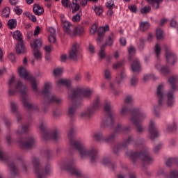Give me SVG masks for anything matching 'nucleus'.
Returning a JSON list of instances; mask_svg holds the SVG:
<instances>
[{"mask_svg":"<svg viewBox=\"0 0 178 178\" xmlns=\"http://www.w3.org/2000/svg\"><path fill=\"white\" fill-rule=\"evenodd\" d=\"M18 73L23 79L30 81L31 88L36 96L42 95L44 97L43 102L41 103L44 113H48V111H49V106H51V103H56L58 105L62 104V102H63L62 98L58 97L52 93V91L51 90L52 85L51 83H45L43 90L40 91L37 86V80H35L34 76L29 74L26 68L23 67H19L18 69Z\"/></svg>","mask_w":178,"mask_h":178,"instance_id":"1","label":"nucleus"},{"mask_svg":"<svg viewBox=\"0 0 178 178\" xmlns=\"http://www.w3.org/2000/svg\"><path fill=\"white\" fill-rule=\"evenodd\" d=\"M177 81V78L176 76H172L168 79L171 90H170L166 94L163 90V84L158 86L156 96L159 99V104L155 106L154 108V113L156 117L159 118L161 116L160 110H162L167 106L171 107L174 105L175 102L174 94L178 90Z\"/></svg>","mask_w":178,"mask_h":178,"instance_id":"2","label":"nucleus"},{"mask_svg":"<svg viewBox=\"0 0 178 178\" xmlns=\"http://www.w3.org/2000/svg\"><path fill=\"white\" fill-rule=\"evenodd\" d=\"M9 95H15L17 92L21 95V100L24 107L29 112L40 111V107L31 102V99L29 97V90L26 86L22 83L19 80H16L15 76H12L9 81Z\"/></svg>","mask_w":178,"mask_h":178,"instance_id":"3","label":"nucleus"},{"mask_svg":"<svg viewBox=\"0 0 178 178\" xmlns=\"http://www.w3.org/2000/svg\"><path fill=\"white\" fill-rule=\"evenodd\" d=\"M75 134L76 129L72 127L68 133L69 144L71 148L77 151L82 159L90 158L91 163H95L99 158L97 149L95 147H85L80 140L76 139Z\"/></svg>","mask_w":178,"mask_h":178,"instance_id":"4","label":"nucleus"},{"mask_svg":"<svg viewBox=\"0 0 178 178\" xmlns=\"http://www.w3.org/2000/svg\"><path fill=\"white\" fill-rule=\"evenodd\" d=\"M93 92L92 89L90 88H73L68 94V99L71 104L68 108V116L73 120L76 116V110L83 105V97L90 99Z\"/></svg>","mask_w":178,"mask_h":178,"instance_id":"5","label":"nucleus"},{"mask_svg":"<svg viewBox=\"0 0 178 178\" xmlns=\"http://www.w3.org/2000/svg\"><path fill=\"white\" fill-rule=\"evenodd\" d=\"M29 129L30 122H27L26 124H21L16 131V134L18 137L17 143L23 149H31L34 145V143H35L33 136H28L26 139L22 138V136L27 133Z\"/></svg>","mask_w":178,"mask_h":178,"instance_id":"6","label":"nucleus"},{"mask_svg":"<svg viewBox=\"0 0 178 178\" xmlns=\"http://www.w3.org/2000/svg\"><path fill=\"white\" fill-rule=\"evenodd\" d=\"M126 155L129 158L130 161H131L133 165H136L138 159H140L143 166H145V165H150L154 162V159L150 156L149 149L146 147H143L142 150L139 152L128 151Z\"/></svg>","mask_w":178,"mask_h":178,"instance_id":"7","label":"nucleus"},{"mask_svg":"<svg viewBox=\"0 0 178 178\" xmlns=\"http://www.w3.org/2000/svg\"><path fill=\"white\" fill-rule=\"evenodd\" d=\"M131 118L129 121L131 122L138 134H143L145 127L143 124V121L147 118L145 112L141 111L139 108H134L131 111Z\"/></svg>","mask_w":178,"mask_h":178,"instance_id":"8","label":"nucleus"},{"mask_svg":"<svg viewBox=\"0 0 178 178\" xmlns=\"http://www.w3.org/2000/svg\"><path fill=\"white\" fill-rule=\"evenodd\" d=\"M39 129L44 141H49V140H53V141H58V140H60V133L58 131V129H53L50 131L48 130L47 120L44 119L40 120Z\"/></svg>","mask_w":178,"mask_h":178,"instance_id":"9","label":"nucleus"},{"mask_svg":"<svg viewBox=\"0 0 178 178\" xmlns=\"http://www.w3.org/2000/svg\"><path fill=\"white\" fill-rule=\"evenodd\" d=\"M31 161L37 178H47V176L52 173V166L49 163H47L44 166L42 165L40 159L35 156H32Z\"/></svg>","mask_w":178,"mask_h":178,"instance_id":"10","label":"nucleus"},{"mask_svg":"<svg viewBox=\"0 0 178 178\" xmlns=\"http://www.w3.org/2000/svg\"><path fill=\"white\" fill-rule=\"evenodd\" d=\"M105 118L102 120L101 123V127L105 129L109 127L113 129L115 122V118L117 114L113 109L111 104L110 102H106L104 105Z\"/></svg>","mask_w":178,"mask_h":178,"instance_id":"11","label":"nucleus"},{"mask_svg":"<svg viewBox=\"0 0 178 178\" xmlns=\"http://www.w3.org/2000/svg\"><path fill=\"white\" fill-rule=\"evenodd\" d=\"M102 107V104L101 102V98L99 96H97L93 100V102L89 106H88L84 111H82L80 113L79 117L81 119L89 120Z\"/></svg>","mask_w":178,"mask_h":178,"instance_id":"12","label":"nucleus"},{"mask_svg":"<svg viewBox=\"0 0 178 178\" xmlns=\"http://www.w3.org/2000/svg\"><path fill=\"white\" fill-rule=\"evenodd\" d=\"M145 140L143 138H138L137 140H134V136H129L128 138L124 140L122 143L115 145L113 151L115 155H118L120 151H124L128 148L129 144H133L138 147L139 145H143Z\"/></svg>","mask_w":178,"mask_h":178,"instance_id":"13","label":"nucleus"},{"mask_svg":"<svg viewBox=\"0 0 178 178\" xmlns=\"http://www.w3.org/2000/svg\"><path fill=\"white\" fill-rule=\"evenodd\" d=\"M60 18L63 31L67 34L70 35L71 37L84 34V27L80 26H74V25L65 19V16H63V15H60Z\"/></svg>","mask_w":178,"mask_h":178,"instance_id":"14","label":"nucleus"},{"mask_svg":"<svg viewBox=\"0 0 178 178\" xmlns=\"http://www.w3.org/2000/svg\"><path fill=\"white\" fill-rule=\"evenodd\" d=\"M60 168L62 170H66L76 177H81L82 176L81 171L76 167V160L73 157H70L65 161L61 162L60 163Z\"/></svg>","mask_w":178,"mask_h":178,"instance_id":"15","label":"nucleus"},{"mask_svg":"<svg viewBox=\"0 0 178 178\" xmlns=\"http://www.w3.org/2000/svg\"><path fill=\"white\" fill-rule=\"evenodd\" d=\"M131 129V127L130 125L124 126L121 123H118L114 128V131L109 135L104 136V143H108V144L113 143L118 134H127L129 132Z\"/></svg>","mask_w":178,"mask_h":178,"instance_id":"16","label":"nucleus"},{"mask_svg":"<svg viewBox=\"0 0 178 178\" xmlns=\"http://www.w3.org/2000/svg\"><path fill=\"white\" fill-rule=\"evenodd\" d=\"M0 160L2 162H8V166L9 168V170L10 172V175L13 177H15L16 176H19V170L15 161H10V157L8 154L3 150L1 147H0Z\"/></svg>","mask_w":178,"mask_h":178,"instance_id":"17","label":"nucleus"},{"mask_svg":"<svg viewBox=\"0 0 178 178\" xmlns=\"http://www.w3.org/2000/svg\"><path fill=\"white\" fill-rule=\"evenodd\" d=\"M31 47L33 50L34 58L37 60H41L42 54L41 53V47H42V40L41 39H35L31 42Z\"/></svg>","mask_w":178,"mask_h":178,"instance_id":"18","label":"nucleus"},{"mask_svg":"<svg viewBox=\"0 0 178 178\" xmlns=\"http://www.w3.org/2000/svg\"><path fill=\"white\" fill-rule=\"evenodd\" d=\"M13 38L17 40L16 46V53L20 54L24 53L26 47H24V43L23 42V34L19 31H16L13 33Z\"/></svg>","mask_w":178,"mask_h":178,"instance_id":"19","label":"nucleus"},{"mask_svg":"<svg viewBox=\"0 0 178 178\" xmlns=\"http://www.w3.org/2000/svg\"><path fill=\"white\" fill-rule=\"evenodd\" d=\"M133 102L134 97L132 95H129L125 97L124 100V104L122 106V108L120 111L121 115L126 116L129 113V105H131Z\"/></svg>","mask_w":178,"mask_h":178,"instance_id":"20","label":"nucleus"},{"mask_svg":"<svg viewBox=\"0 0 178 178\" xmlns=\"http://www.w3.org/2000/svg\"><path fill=\"white\" fill-rule=\"evenodd\" d=\"M163 48L165 49V56L167 63L171 65H174L177 62L176 55L172 51H171L169 46L164 45Z\"/></svg>","mask_w":178,"mask_h":178,"instance_id":"21","label":"nucleus"},{"mask_svg":"<svg viewBox=\"0 0 178 178\" xmlns=\"http://www.w3.org/2000/svg\"><path fill=\"white\" fill-rule=\"evenodd\" d=\"M114 40H115L114 34L113 33H111L110 35L108 36V38L106 40V44H103L101 47V50L99 53V58L101 59H103L106 57V53H105L106 46V45L111 46L113 44Z\"/></svg>","mask_w":178,"mask_h":178,"instance_id":"22","label":"nucleus"},{"mask_svg":"<svg viewBox=\"0 0 178 178\" xmlns=\"http://www.w3.org/2000/svg\"><path fill=\"white\" fill-rule=\"evenodd\" d=\"M149 134L150 140H155L160 135L159 131L154 121L152 120L149 127Z\"/></svg>","mask_w":178,"mask_h":178,"instance_id":"23","label":"nucleus"},{"mask_svg":"<svg viewBox=\"0 0 178 178\" xmlns=\"http://www.w3.org/2000/svg\"><path fill=\"white\" fill-rule=\"evenodd\" d=\"M80 54V44L77 42H75L72 49L69 52V59H72L74 60H77L79 58V54Z\"/></svg>","mask_w":178,"mask_h":178,"instance_id":"24","label":"nucleus"},{"mask_svg":"<svg viewBox=\"0 0 178 178\" xmlns=\"http://www.w3.org/2000/svg\"><path fill=\"white\" fill-rule=\"evenodd\" d=\"M109 31V26L108 25L105 26H102L99 29L98 31H97V43H101L102 41L104 39V35L106 33V31Z\"/></svg>","mask_w":178,"mask_h":178,"instance_id":"25","label":"nucleus"},{"mask_svg":"<svg viewBox=\"0 0 178 178\" xmlns=\"http://www.w3.org/2000/svg\"><path fill=\"white\" fill-rule=\"evenodd\" d=\"M131 70L135 73H139L141 71V63L138 58H135L131 64Z\"/></svg>","mask_w":178,"mask_h":178,"instance_id":"26","label":"nucleus"},{"mask_svg":"<svg viewBox=\"0 0 178 178\" xmlns=\"http://www.w3.org/2000/svg\"><path fill=\"white\" fill-rule=\"evenodd\" d=\"M155 68L165 76L168 75L170 72V69L168 66H162L160 63H158L155 65Z\"/></svg>","mask_w":178,"mask_h":178,"instance_id":"27","label":"nucleus"},{"mask_svg":"<svg viewBox=\"0 0 178 178\" xmlns=\"http://www.w3.org/2000/svg\"><path fill=\"white\" fill-rule=\"evenodd\" d=\"M92 137L95 140V141H98V143H104V138L103 133L100 131H95Z\"/></svg>","mask_w":178,"mask_h":178,"instance_id":"28","label":"nucleus"},{"mask_svg":"<svg viewBox=\"0 0 178 178\" xmlns=\"http://www.w3.org/2000/svg\"><path fill=\"white\" fill-rule=\"evenodd\" d=\"M56 84L58 87L65 86L67 88H70L72 87V81L69 79H60L56 82Z\"/></svg>","mask_w":178,"mask_h":178,"instance_id":"29","label":"nucleus"},{"mask_svg":"<svg viewBox=\"0 0 178 178\" xmlns=\"http://www.w3.org/2000/svg\"><path fill=\"white\" fill-rule=\"evenodd\" d=\"M10 108L13 113H17V122H20L22 120V115L18 113V106L15 102L10 103Z\"/></svg>","mask_w":178,"mask_h":178,"instance_id":"30","label":"nucleus"},{"mask_svg":"<svg viewBox=\"0 0 178 178\" xmlns=\"http://www.w3.org/2000/svg\"><path fill=\"white\" fill-rule=\"evenodd\" d=\"M177 130V124L175 121L172 122L168 123L165 127V131L168 133H172Z\"/></svg>","mask_w":178,"mask_h":178,"instance_id":"31","label":"nucleus"},{"mask_svg":"<svg viewBox=\"0 0 178 178\" xmlns=\"http://www.w3.org/2000/svg\"><path fill=\"white\" fill-rule=\"evenodd\" d=\"M33 13L36 15H41L44 13V8H42L40 5L34 4L33 6Z\"/></svg>","mask_w":178,"mask_h":178,"instance_id":"32","label":"nucleus"},{"mask_svg":"<svg viewBox=\"0 0 178 178\" xmlns=\"http://www.w3.org/2000/svg\"><path fill=\"white\" fill-rule=\"evenodd\" d=\"M125 77H126L125 72H124V70H122L121 72H120V74H118V75L116 76L115 81H116L117 83H118V85H120V84L122 83V81H123V80H124V79Z\"/></svg>","mask_w":178,"mask_h":178,"instance_id":"33","label":"nucleus"},{"mask_svg":"<svg viewBox=\"0 0 178 178\" xmlns=\"http://www.w3.org/2000/svg\"><path fill=\"white\" fill-rule=\"evenodd\" d=\"M102 162L103 165H105L106 166H111L113 169H115V165L111 162V160L109 157L103 158Z\"/></svg>","mask_w":178,"mask_h":178,"instance_id":"34","label":"nucleus"},{"mask_svg":"<svg viewBox=\"0 0 178 178\" xmlns=\"http://www.w3.org/2000/svg\"><path fill=\"white\" fill-rule=\"evenodd\" d=\"M17 20L15 19H11L8 22V26L10 29L13 30L17 26Z\"/></svg>","mask_w":178,"mask_h":178,"instance_id":"35","label":"nucleus"},{"mask_svg":"<svg viewBox=\"0 0 178 178\" xmlns=\"http://www.w3.org/2000/svg\"><path fill=\"white\" fill-rule=\"evenodd\" d=\"M147 1L152 6L154 9H159V5L163 0H147Z\"/></svg>","mask_w":178,"mask_h":178,"instance_id":"36","label":"nucleus"},{"mask_svg":"<svg viewBox=\"0 0 178 178\" xmlns=\"http://www.w3.org/2000/svg\"><path fill=\"white\" fill-rule=\"evenodd\" d=\"M17 161L20 162V163L24 169V172H27V165H26V161H24V159H23V156H17Z\"/></svg>","mask_w":178,"mask_h":178,"instance_id":"37","label":"nucleus"},{"mask_svg":"<svg viewBox=\"0 0 178 178\" xmlns=\"http://www.w3.org/2000/svg\"><path fill=\"white\" fill-rule=\"evenodd\" d=\"M172 163H175L176 165H178V157L170 158L166 161L167 166H171Z\"/></svg>","mask_w":178,"mask_h":178,"instance_id":"38","label":"nucleus"},{"mask_svg":"<svg viewBox=\"0 0 178 178\" xmlns=\"http://www.w3.org/2000/svg\"><path fill=\"white\" fill-rule=\"evenodd\" d=\"M95 14L100 16L103 13V8L101 6H94L92 8Z\"/></svg>","mask_w":178,"mask_h":178,"instance_id":"39","label":"nucleus"},{"mask_svg":"<svg viewBox=\"0 0 178 178\" xmlns=\"http://www.w3.org/2000/svg\"><path fill=\"white\" fill-rule=\"evenodd\" d=\"M149 28V24L147 22H141L140 24V30L143 32L147 31Z\"/></svg>","mask_w":178,"mask_h":178,"instance_id":"40","label":"nucleus"},{"mask_svg":"<svg viewBox=\"0 0 178 178\" xmlns=\"http://www.w3.org/2000/svg\"><path fill=\"white\" fill-rule=\"evenodd\" d=\"M10 8L9 7H6L3 9L1 16L6 18L10 17Z\"/></svg>","mask_w":178,"mask_h":178,"instance_id":"41","label":"nucleus"},{"mask_svg":"<svg viewBox=\"0 0 178 178\" xmlns=\"http://www.w3.org/2000/svg\"><path fill=\"white\" fill-rule=\"evenodd\" d=\"M79 0H73L72 4L74 5V8L72 10V13L74 14L76 12L80 10V4H79Z\"/></svg>","mask_w":178,"mask_h":178,"instance_id":"42","label":"nucleus"},{"mask_svg":"<svg viewBox=\"0 0 178 178\" xmlns=\"http://www.w3.org/2000/svg\"><path fill=\"white\" fill-rule=\"evenodd\" d=\"M156 38L158 40H161L163 38V31L161 29H158L156 31Z\"/></svg>","mask_w":178,"mask_h":178,"instance_id":"43","label":"nucleus"},{"mask_svg":"<svg viewBox=\"0 0 178 178\" xmlns=\"http://www.w3.org/2000/svg\"><path fill=\"white\" fill-rule=\"evenodd\" d=\"M112 72L110 69L106 68L104 70V76L107 80H110L111 79Z\"/></svg>","mask_w":178,"mask_h":178,"instance_id":"44","label":"nucleus"},{"mask_svg":"<svg viewBox=\"0 0 178 178\" xmlns=\"http://www.w3.org/2000/svg\"><path fill=\"white\" fill-rule=\"evenodd\" d=\"M128 52H129V60H131V56L135 54L136 52V49L134 48V47L133 46H130L129 48H128Z\"/></svg>","mask_w":178,"mask_h":178,"instance_id":"45","label":"nucleus"},{"mask_svg":"<svg viewBox=\"0 0 178 178\" xmlns=\"http://www.w3.org/2000/svg\"><path fill=\"white\" fill-rule=\"evenodd\" d=\"M161 49L160 46L158 44H156L154 47V51L157 58H159V56L161 54Z\"/></svg>","mask_w":178,"mask_h":178,"instance_id":"46","label":"nucleus"},{"mask_svg":"<svg viewBox=\"0 0 178 178\" xmlns=\"http://www.w3.org/2000/svg\"><path fill=\"white\" fill-rule=\"evenodd\" d=\"M63 73V68L58 67L54 70V74L56 76H60Z\"/></svg>","mask_w":178,"mask_h":178,"instance_id":"47","label":"nucleus"},{"mask_svg":"<svg viewBox=\"0 0 178 178\" xmlns=\"http://www.w3.org/2000/svg\"><path fill=\"white\" fill-rule=\"evenodd\" d=\"M44 154L48 161H49V159H51L52 156V152L51 151V149H47L46 150H44Z\"/></svg>","mask_w":178,"mask_h":178,"instance_id":"48","label":"nucleus"},{"mask_svg":"<svg viewBox=\"0 0 178 178\" xmlns=\"http://www.w3.org/2000/svg\"><path fill=\"white\" fill-rule=\"evenodd\" d=\"M2 120H3L5 125L8 128H10L11 127V121L6 116L3 117Z\"/></svg>","mask_w":178,"mask_h":178,"instance_id":"49","label":"nucleus"},{"mask_svg":"<svg viewBox=\"0 0 178 178\" xmlns=\"http://www.w3.org/2000/svg\"><path fill=\"white\" fill-rule=\"evenodd\" d=\"M61 3L65 8H69L72 5L70 0H61Z\"/></svg>","mask_w":178,"mask_h":178,"instance_id":"50","label":"nucleus"},{"mask_svg":"<svg viewBox=\"0 0 178 178\" xmlns=\"http://www.w3.org/2000/svg\"><path fill=\"white\" fill-rule=\"evenodd\" d=\"M170 178H178V170H172L170 173Z\"/></svg>","mask_w":178,"mask_h":178,"instance_id":"51","label":"nucleus"},{"mask_svg":"<svg viewBox=\"0 0 178 178\" xmlns=\"http://www.w3.org/2000/svg\"><path fill=\"white\" fill-rule=\"evenodd\" d=\"M106 6L109 9H113L115 8L114 1L113 0H109L106 2Z\"/></svg>","mask_w":178,"mask_h":178,"instance_id":"52","label":"nucleus"},{"mask_svg":"<svg viewBox=\"0 0 178 178\" xmlns=\"http://www.w3.org/2000/svg\"><path fill=\"white\" fill-rule=\"evenodd\" d=\"M137 83H138L137 76L135 75H133L132 78L131 79V85L133 86H136Z\"/></svg>","mask_w":178,"mask_h":178,"instance_id":"53","label":"nucleus"},{"mask_svg":"<svg viewBox=\"0 0 178 178\" xmlns=\"http://www.w3.org/2000/svg\"><path fill=\"white\" fill-rule=\"evenodd\" d=\"M151 8L150 6H145L144 8H141L140 13L142 14H147V13L150 12Z\"/></svg>","mask_w":178,"mask_h":178,"instance_id":"54","label":"nucleus"},{"mask_svg":"<svg viewBox=\"0 0 178 178\" xmlns=\"http://www.w3.org/2000/svg\"><path fill=\"white\" fill-rule=\"evenodd\" d=\"M26 15L33 22H37V17H35V16L33 15V14H31L30 13H28Z\"/></svg>","mask_w":178,"mask_h":178,"instance_id":"55","label":"nucleus"},{"mask_svg":"<svg viewBox=\"0 0 178 178\" xmlns=\"http://www.w3.org/2000/svg\"><path fill=\"white\" fill-rule=\"evenodd\" d=\"M110 88L111 90L113 91L114 95H118L119 94V92L115 90V85L113 83H110Z\"/></svg>","mask_w":178,"mask_h":178,"instance_id":"56","label":"nucleus"},{"mask_svg":"<svg viewBox=\"0 0 178 178\" xmlns=\"http://www.w3.org/2000/svg\"><path fill=\"white\" fill-rule=\"evenodd\" d=\"M53 115L54 118H58L60 116V111L58 108L53 110Z\"/></svg>","mask_w":178,"mask_h":178,"instance_id":"57","label":"nucleus"},{"mask_svg":"<svg viewBox=\"0 0 178 178\" xmlns=\"http://www.w3.org/2000/svg\"><path fill=\"white\" fill-rule=\"evenodd\" d=\"M163 147L162 143H159L158 145H155L154 147V152L157 153L159 152Z\"/></svg>","mask_w":178,"mask_h":178,"instance_id":"58","label":"nucleus"},{"mask_svg":"<svg viewBox=\"0 0 178 178\" xmlns=\"http://www.w3.org/2000/svg\"><path fill=\"white\" fill-rule=\"evenodd\" d=\"M145 40L144 39H143V38H141L140 40V44L138 45V49L140 50H143L144 49V47H145Z\"/></svg>","mask_w":178,"mask_h":178,"instance_id":"59","label":"nucleus"},{"mask_svg":"<svg viewBox=\"0 0 178 178\" xmlns=\"http://www.w3.org/2000/svg\"><path fill=\"white\" fill-rule=\"evenodd\" d=\"M15 12L17 15H22V13H23V10H22V8H19V6H15Z\"/></svg>","mask_w":178,"mask_h":178,"instance_id":"60","label":"nucleus"},{"mask_svg":"<svg viewBox=\"0 0 178 178\" xmlns=\"http://www.w3.org/2000/svg\"><path fill=\"white\" fill-rule=\"evenodd\" d=\"M122 65H123V63H122V62H119V63H116V64H114V65H113V68L114 70H117V69H118V68H120V67H122Z\"/></svg>","mask_w":178,"mask_h":178,"instance_id":"61","label":"nucleus"},{"mask_svg":"<svg viewBox=\"0 0 178 178\" xmlns=\"http://www.w3.org/2000/svg\"><path fill=\"white\" fill-rule=\"evenodd\" d=\"M81 19V17H80V15H79V14H77V15H74V16L72 17V21H73L74 22H79Z\"/></svg>","mask_w":178,"mask_h":178,"instance_id":"62","label":"nucleus"},{"mask_svg":"<svg viewBox=\"0 0 178 178\" xmlns=\"http://www.w3.org/2000/svg\"><path fill=\"white\" fill-rule=\"evenodd\" d=\"M97 26L95 24H94L90 29V33L92 34H95L97 31Z\"/></svg>","mask_w":178,"mask_h":178,"instance_id":"63","label":"nucleus"},{"mask_svg":"<svg viewBox=\"0 0 178 178\" xmlns=\"http://www.w3.org/2000/svg\"><path fill=\"white\" fill-rule=\"evenodd\" d=\"M129 9L131 12L136 13L137 12V8L136 6L134 5H131L130 6H129Z\"/></svg>","mask_w":178,"mask_h":178,"instance_id":"64","label":"nucleus"}]
</instances>
